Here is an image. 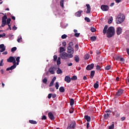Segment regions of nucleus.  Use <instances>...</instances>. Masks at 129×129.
<instances>
[{
  "instance_id": "nucleus-50",
  "label": "nucleus",
  "mask_w": 129,
  "mask_h": 129,
  "mask_svg": "<svg viewBox=\"0 0 129 129\" xmlns=\"http://www.w3.org/2000/svg\"><path fill=\"white\" fill-rule=\"evenodd\" d=\"M55 88L56 89H58L59 88V83H58V82H56Z\"/></svg>"
},
{
  "instance_id": "nucleus-54",
  "label": "nucleus",
  "mask_w": 129,
  "mask_h": 129,
  "mask_svg": "<svg viewBox=\"0 0 129 129\" xmlns=\"http://www.w3.org/2000/svg\"><path fill=\"white\" fill-rule=\"evenodd\" d=\"M53 61H57V55H55L53 56Z\"/></svg>"
},
{
  "instance_id": "nucleus-39",
  "label": "nucleus",
  "mask_w": 129,
  "mask_h": 129,
  "mask_svg": "<svg viewBox=\"0 0 129 129\" xmlns=\"http://www.w3.org/2000/svg\"><path fill=\"white\" fill-rule=\"evenodd\" d=\"M17 42H18V43H21V42H23V41L22 40V36L18 37Z\"/></svg>"
},
{
  "instance_id": "nucleus-4",
  "label": "nucleus",
  "mask_w": 129,
  "mask_h": 129,
  "mask_svg": "<svg viewBox=\"0 0 129 129\" xmlns=\"http://www.w3.org/2000/svg\"><path fill=\"white\" fill-rule=\"evenodd\" d=\"M111 112L112 111L110 109L105 111L104 114L103 116L104 119H107L108 117H110V114Z\"/></svg>"
},
{
  "instance_id": "nucleus-43",
  "label": "nucleus",
  "mask_w": 129,
  "mask_h": 129,
  "mask_svg": "<svg viewBox=\"0 0 129 129\" xmlns=\"http://www.w3.org/2000/svg\"><path fill=\"white\" fill-rule=\"evenodd\" d=\"M11 21H12V19H11V18H8V19H7V25H10V24H11Z\"/></svg>"
},
{
  "instance_id": "nucleus-48",
  "label": "nucleus",
  "mask_w": 129,
  "mask_h": 129,
  "mask_svg": "<svg viewBox=\"0 0 129 129\" xmlns=\"http://www.w3.org/2000/svg\"><path fill=\"white\" fill-rule=\"evenodd\" d=\"M111 68V67L110 66H107L105 68V70H109Z\"/></svg>"
},
{
  "instance_id": "nucleus-14",
  "label": "nucleus",
  "mask_w": 129,
  "mask_h": 129,
  "mask_svg": "<svg viewBox=\"0 0 129 129\" xmlns=\"http://www.w3.org/2000/svg\"><path fill=\"white\" fill-rule=\"evenodd\" d=\"M86 7H87V11L86 12V14H90V12H91V8L90 7V5L89 4H87Z\"/></svg>"
},
{
  "instance_id": "nucleus-16",
  "label": "nucleus",
  "mask_w": 129,
  "mask_h": 129,
  "mask_svg": "<svg viewBox=\"0 0 129 129\" xmlns=\"http://www.w3.org/2000/svg\"><path fill=\"white\" fill-rule=\"evenodd\" d=\"M64 81L67 83H70L71 82V78L68 76H66L64 78Z\"/></svg>"
},
{
  "instance_id": "nucleus-30",
  "label": "nucleus",
  "mask_w": 129,
  "mask_h": 129,
  "mask_svg": "<svg viewBox=\"0 0 129 129\" xmlns=\"http://www.w3.org/2000/svg\"><path fill=\"white\" fill-rule=\"evenodd\" d=\"M114 128V122H112V123L111 125H109L108 129H113Z\"/></svg>"
},
{
  "instance_id": "nucleus-7",
  "label": "nucleus",
  "mask_w": 129,
  "mask_h": 129,
  "mask_svg": "<svg viewBox=\"0 0 129 129\" xmlns=\"http://www.w3.org/2000/svg\"><path fill=\"white\" fill-rule=\"evenodd\" d=\"M60 57L61 59H67V58H69V54L67 53L66 52H63L59 54Z\"/></svg>"
},
{
  "instance_id": "nucleus-37",
  "label": "nucleus",
  "mask_w": 129,
  "mask_h": 129,
  "mask_svg": "<svg viewBox=\"0 0 129 129\" xmlns=\"http://www.w3.org/2000/svg\"><path fill=\"white\" fill-rule=\"evenodd\" d=\"M17 51V47H14L11 49V52L15 53V51Z\"/></svg>"
},
{
  "instance_id": "nucleus-59",
  "label": "nucleus",
  "mask_w": 129,
  "mask_h": 129,
  "mask_svg": "<svg viewBox=\"0 0 129 129\" xmlns=\"http://www.w3.org/2000/svg\"><path fill=\"white\" fill-rule=\"evenodd\" d=\"M4 37H6V34L3 33V34H0V38H4Z\"/></svg>"
},
{
  "instance_id": "nucleus-12",
  "label": "nucleus",
  "mask_w": 129,
  "mask_h": 129,
  "mask_svg": "<svg viewBox=\"0 0 129 129\" xmlns=\"http://www.w3.org/2000/svg\"><path fill=\"white\" fill-rule=\"evenodd\" d=\"M94 68V64L91 63V64L88 65L86 69V70H92V69H93Z\"/></svg>"
},
{
  "instance_id": "nucleus-35",
  "label": "nucleus",
  "mask_w": 129,
  "mask_h": 129,
  "mask_svg": "<svg viewBox=\"0 0 129 129\" xmlns=\"http://www.w3.org/2000/svg\"><path fill=\"white\" fill-rule=\"evenodd\" d=\"M64 1L65 0H60V7H61V8H64Z\"/></svg>"
},
{
  "instance_id": "nucleus-29",
  "label": "nucleus",
  "mask_w": 129,
  "mask_h": 129,
  "mask_svg": "<svg viewBox=\"0 0 129 129\" xmlns=\"http://www.w3.org/2000/svg\"><path fill=\"white\" fill-rule=\"evenodd\" d=\"M61 64V57H58L57 60V65H60Z\"/></svg>"
},
{
  "instance_id": "nucleus-19",
  "label": "nucleus",
  "mask_w": 129,
  "mask_h": 129,
  "mask_svg": "<svg viewBox=\"0 0 129 129\" xmlns=\"http://www.w3.org/2000/svg\"><path fill=\"white\" fill-rule=\"evenodd\" d=\"M0 49H1V50H0V52L1 53L4 52V51H6V46H5V44H0Z\"/></svg>"
},
{
  "instance_id": "nucleus-64",
  "label": "nucleus",
  "mask_w": 129,
  "mask_h": 129,
  "mask_svg": "<svg viewBox=\"0 0 129 129\" xmlns=\"http://www.w3.org/2000/svg\"><path fill=\"white\" fill-rule=\"evenodd\" d=\"M126 50L127 53L128 54V55H129V49L126 48Z\"/></svg>"
},
{
  "instance_id": "nucleus-8",
  "label": "nucleus",
  "mask_w": 129,
  "mask_h": 129,
  "mask_svg": "<svg viewBox=\"0 0 129 129\" xmlns=\"http://www.w3.org/2000/svg\"><path fill=\"white\" fill-rule=\"evenodd\" d=\"M57 70V67L56 66H53V67H51L49 70L48 71L50 73V74H55V71Z\"/></svg>"
},
{
  "instance_id": "nucleus-53",
  "label": "nucleus",
  "mask_w": 129,
  "mask_h": 129,
  "mask_svg": "<svg viewBox=\"0 0 129 129\" xmlns=\"http://www.w3.org/2000/svg\"><path fill=\"white\" fill-rule=\"evenodd\" d=\"M17 29H18V28L17 27H16V25H14L12 27V30H13V31H16V30H17Z\"/></svg>"
},
{
  "instance_id": "nucleus-36",
  "label": "nucleus",
  "mask_w": 129,
  "mask_h": 129,
  "mask_svg": "<svg viewBox=\"0 0 129 129\" xmlns=\"http://www.w3.org/2000/svg\"><path fill=\"white\" fill-rule=\"evenodd\" d=\"M65 51V48H64V47H60V49H59V53H63V52H64Z\"/></svg>"
},
{
  "instance_id": "nucleus-17",
  "label": "nucleus",
  "mask_w": 129,
  "mask_h": 129,
  "mask_svg": "<svg viewBox=\"0 0 129 129\" xmlns=\"http://www.w3.org/2000/svg\"><path fill=\"white\" fill-rule=\"evenodd\" d=\"M82 13H83V11L82 10L78 11L75 14V16L77 17H81V14H82Z\"/></svg>"
},
{
  "instance_id": "nucleus-15",
  "label": "nucleus",
  "mask_w": 129,
  "mask_h": 129,
  "mask_svg": "<svg viewBox=\"0 0 129 129\" xmlns=\"http://www.w3.org/2000/svg\"><path fill=\"white\" fill-rule=\"evenodd\" d=\"M48 117L51 119V120H54L55 119V117H54V115L52 112H48Z\"/></svg>"
},
{
  "instance_id": "nucleus-9",
  "label": "nucleus",
  "mask_w": 129,
  "mask_h": 129,
  "mask_svg": "<svg viewBox=\"0 0 129 129\" xmlns=\"http://www.w3.org/2000/svg\"><path fill=\"white\" fill-rule=\"evenodd\" d=\"M7 62L13 63H16V56L9 57V58L7 59Z\"/></svg>"
},
{
  "instance_id": "nucleus-44",
  "label": "nucleus",
  "mask_w": 129,
  "mask_h": 129,
  "mask_svg": "<svg viewBox=\"0 0 129 129\" xmlns=\"http://www.w3.org/2000/svg\"><path fill=\"white\" fill-rule=\"evenodd\" d=\"M119 61H120V62H122V63H124L125 60H124V58H123V57H120Z\"/></svg>"
},
{
  "instance_id": "nucleus-58",
  "label": "nucleus",
  "mask_w": 129,
  "mask_h": 129,
  "mask_svg": "<svg viewBox=\"0 0 129 129\" xmlns=\"http://www.w3.org/2000/svg\"><path fill=\"white\" fill-rule=\"evenodd\" d=\"M6 25H7V22H2V27H5L6 26Z\"/></svg>"
},
{
  "instance_id": "nucleus-41",
  "label": "nucleus",
  "mask_w": 129,
  "mask_h": 129,
  "mask_svg": "<svg viewBox=\"0 0 129 129\" xmlns=\"http://www.w3.org/2000/svg\"><path fill=\"white\" fill-rule=\"evenodd\" d=\"M85 21L87 22V23H90V19H89V18H88V17H85Z\"/></svg>"
},
{
  "instance_id": "nucleus-55",
  "label": "nucleus",
  "mask_w": 129,
  "mask_h": 129,
  "mask_svg": "<svg viewBox=\"0 0 129 129\" xmlns=\"http://www.w3.org/2000/svg\"><path fill=\"white\" fill-rule=\"evenodd\" d=\"M54 85V82L51 81L50 84H49V87H51V86H53Z\"/></svg>"
},
{
  "instance_id": "nucleus-21",
  "label": "nucleus",
  "mask_w": 129,
  "mask_h": 129,
  "mask_svg": "<svg viewBox=\"0 0 129 129\" xmlns=\"http://www.w3.org/2000/svg\"><path fill=\"white\" fill-rule=\"evenodd\" d=\"M74 60L75 62L78 63V62L80 61L79 56H78V55H76V56L74 57Z\"/></svg>"
},
{
  "instance_id": "nucleus-62",
  "label": "nucleus",
  "mask_w": 129,
  "mask_h": 129,
  "mask_svg": "<svg viewBox=\"0 0 129 129\" xmlns=\"http://www.w3.org/2000/svg\"><path fill=\"white\" fill-rule=\"evenodd\" d=\"M56 96H57V95H56V94H52V98H55V97H56Z\"/></svg>"
},
{
  "instance_id": "nucleus-49",
  "label": "nucleus",
  "mask_w": 129,
  "mask_h": 129,
  "mask_svg": "<svg viewBox=\"0 0 129 129\" xmlns=\"http://www.w3.org/2000/svg\"><path fill=\"white\" fill-rule=\"evenodd\" d=\"M67 38V35L63 34L61 36V39H66Z\"/></svg>"
},
{
  "instance_id": "nucleus-3",
  "label": "nucleus",
  "mask_w": 129,
  "mask_h": 129,
  "mask_svg": "<svg viewBox=\"0 0 129 129\" xmlns=\"http://www.w3.org/2000/svg\"><path fill=\"white\" fill-rule=\"evenodd\" d=\"M67 52L69 54V58H73V54L74 53V48L72 47H67Z\"/></svg>"
},
{
  "instance_id": "nucleus-24",
  "label": "nucleus",
  "mask_w": 129,
  "mask_h": 129,
  "mask_svg": "<svg viewBox=\"0 0 129 129\" xmlns=\"http://www.w3.org/2000/svg\"><path fill=\"white\" fill-rule=\"evenodd\" d=\"M108 28V26H107V25H105L103 31V34H104L105 35V34H106V31H107V28Z\"/></svg>"
},
{
  "instance_id": "nucleus-47",
  "label": "nucleus",
  "mask_w": 129,
  "mask_h": 129,
  "mask_svg": "<svg viewBox=\"0 0 129 129\" xmlns=\"http://www.w3.org/2000/svg\"><path fill=\"white\" fill-rule=\"evenodd\" d=\"M41 119L42 120H46V119H47V117L46 116V115H43Z\"/></svg>"
},
{
  "instance_id": "nucleus-18",
  "label": "nucleus",
  "mask_w": 129,
  "mask_h": 129,
  "mask_svg": "<svg viewBox=\"0 0 129 129\" xmlns=\"http://www.w3.org/2000/svg\"><path fill=\"white\" fill-rule=\"evenodd\" d=\"M122 31V29L120 27H117L116 28V33L118 36H119L120 34H121V32Z\"/></svg>"
},
{
  "instance_id": "nucleus-25",
  "label": "nucleus",
  "mask_w": 129,
  "mask_h": 129,
  "mask_svg": "<svg viewBox=\"0 0 129 129\" xmlns=\"http://www.w3.org/2000/svg\"><path fill=\"white\" fill-rule=\"evenodd\" d=\"M57 74H62L63 72H62V70L60 69V68H57V70L56 71Z\"/></svg>"
},
{
  "instance_id": "nucleus-51",
  "label": "nucleus",
  "mask_w": 129,
  "mask_h": 129,
  "mask_svg": "<svg viewBox=\"0 0 129 129\" xmlns=\"http://www.w3.org/2000/svg\"><path fill=\"white\" fill-rule=\"evenodd\" d=\"M75 37H76L77 38H78V37H79V36H80V33H75L74 34Z\"/></svg>"
},
{
  "instance_id": "nucleus-60",
  "label": "nucleus",
  "mask_w": 129,
  "mask_h": 129,
  "mask_svg": "<svg viewBox=\"0 0 129 129\" xmlns=\"http://www.w3.org/2000/svg\"><path fill=\"white\" fill-rule=\"evenodd\" d=\"M20 56H18L16 58V60L17 61V62H20Z\"/></svg>"
},
{
  "instance_id": "nucleus-2",
  "label": "nucleus",
  "mask_w": 129,
  "mask_h": 129,
  "mask_svg": "<svg viewBox=\"0 0 129 129\" xmlns=\"http://www.w3.org/2000/svg\"><path fill=\"white\" fill-rule=\"evenodd\" d=\"M114 28L112 27H109L106 33L107 38H111V37L114 36Z\"/></svg>"
},
{
  "instance_id": "nucleus-22",
  "label": "nucleus",
  "mask_w": 129,
  "mask_h": 129,
  "mask_svg": "<svg viewBox=\"0 0 129 129\" xmlns=\"http://www.w3.org/2000/svg\"><path fill=\"white\" fill-rule=\"evenodd\" d=\"M94 74H95V71H92L91 72V74H90V78H91V79H92V78H93V77L94 76Z\"/></svg>"
},
{
  "instance_id": "nucleus-32",
  "label": "nucleus",
  "mask_w": 129,
  "mask_h": 129,
  "mask_svg": "<svg viewBox=\"0 0 129 129\" xmlns=\"http://www.w3.org/2000/svg\"><path fill=\"white\" fill-rule=\"evenodd\" d=\"M90 40L91 41H92V42H94V41H96V36L91 37Z\"/></svg>"
},
{
  "instance_id": "nucleus-34",
  "label": "nucleus",
  "mask_w": 129,
  "mask_h": 129,
  "mask_svg": "<svg viewBox=\"0 0 129 129\" xmlns=\"http://www.w3.org/2000/svg\"><path fill=\"white\" fill-rule=\"evenodd\" d=\"M96 69L97 71H101V67L99 65H97L96 67Z\"/></svg>"
},
{
  "instance_id": "nucleus-61",
  "label": "nucleus",
  "mask_w": 129,
  "mask_h": 129,
  "mask_svg": "<svg viewBox=\"0 0 129 129\" xmlns=\"http://www.w3.org/2000/svg\"><path fill=\"white\" fill-rule=\"evenodd\" d=\"M51 97H52V94H49L48 95V98L49 99H50V98H51Z\"/></svg>"
},
{
  "instance_id": "nucleus-46",
  "label": "nucleus",
  "mask_w": 129,
  "mask_h": 129,
  "mask_svg": "<svg viewBox=\"0 0 129 129\" xmlns=\"http://www.w3.org/2000/svg\"><path fill=\"white\" fill-rule=\"evenodd\" d=\"M85 60H88L89 59V54H86L85 55Z\"/></svg>"
},
{
  "instance_id": "nucleus-27",
  "label": "nucleus",
  "mask_w": 129,
  "mask_h": 129,
  "mask_svg": "<svg viewBox=\"0 0 129 129\" xmlns=\"http://www.w3.org/2000/svg\"><path fill=\"white\" fill-rule=\"evenodd\" d=\"M7 19H8V17L6 15H5L2 18V22L4 23H7Z\"/></svg>"
},
{
  "instance_id": "nucleus-6",
  "label": "nucleus",
  "mask_w": 129,
  "mask_h": 129,
  "mask_svg": "<svg viewBox=\"0 0 129 129\" xmlns=\"http://www.w3.org/2000/svg\"><path fill=\"white\" fill-rule=\"evenodd\" d=\"M110 109L111 110L113 115H115V117H118V116L120 115V113L117 111V110L115 108V107L111 108Z\"/></svg>"
},
{
  "instance_id": "nucleus-23",
  "label": "nucleus",
  "mask_w": 129,
  "mask_h": 129,
  "mask_svg": "<svg viewBox=\"0 0 129 129\" xmlns=\"http://www.w3.org/2000/svg\"><path fill=\"white\" fill-rule=\"evenodd\" d=\"M29 123H31V124H37V122L36 120H29Z\"/></svg>"
},
{
  "instance_id": "nucleus-10",
  "label": "nucleus",
  "mask_w": 129,
  "mask_h": 129,
  "mask_svg": "<svg viewBox=\"0 0 129 129\" xmlns=\"http://www.w3.org/2000/svg\"><path fill=\"white\" fill-rule=\"evenodd\" d=\"M101 9L103 12H107L109 10V7L107 5L101 6Z\"/></svg>"
},
{
  "instance_id": "nucleus-40",
  "label": "nucleus",
  "mask_w": 129,
  "mask_h": 129,
  "mask_svg": "<svg viewBox=\"0 0 129 129\" xmlns=\"http://www.w3.org/2000/svg\"><path fill=\"white\" fill-rule=\"evenodd\" d=\"M48 81V80L46 78H45L42 80L43 83H44V84H46L47 83V82Z\"/></svg>"
},
{
  "instance_id": "nucleus-5",
  "label": "nucleus",
  "mask_w": 129,
  "mask_h": 129,
  "mask_svg": "<svg viewBox=\"0 0 129 129\" xmlns=\"http://www.w3.org/2000/svg\"><path fill=\"white\" fill-rule=\"evenodd\" d=\"M75 127H76V121L73 120L71 122V123L68 124L67 129H75Z\"/></svg>"
},
{
  "instance_id": "nucleus-20",
  "label": "nucleus",
  "mask_w": 129,
  "mask_h": 129,
  "mask_svg": "<svg viewBox=\"0 0 129 129\" xmlns=\"http://www.w3.org/2000/svg\"><path fill=\"white\" fill-rule=\"evenodd\" d=\"M84 118H85V119H86V120H87V121L88 122H90L91 120V118L90 117V116H89L87 115H85Z\"/></svg>"
},
{
  "instance_id": "nucleus-1",
  "label": "nucleus",
  "mask_w": 129,
  "mask_h": 129,
  "mask_svg": "<svg viewBox=\"0 0 129 129\" xmlns=\"http://www.w3.org/2000/svg\"><path fill=\"white\" fill-rule=\"evenodd\" d=\"M125 19V16L122 13H120L117 17L116 19V24H121Z\"/></svg>"
},
{
  "instance_id": "nucleus-28",
  "label": "nucleus",
  "mask_w": 129,
  "mask_h": 129,
  "mask_svg": "<svg viewBox=\"0 0 129 129\" xmlns=\"http://www.w3.org/2000/svg\"><path fill=\"white\" fill-rule=\"evenodd\" d=\"M70 106H72L73 105H74V99H71L70 101Z\"/></svg>"
},
{
  "instance_id": "nucleus-45",
  "label": "nucleus",
  "mask_w": 129,
  "mask_h": 129,
  "mask_svg": "<svg viewBox=\"0 0 129 129\" xmlns=\"http://www.w3.org/2000/svg\"><path fill=\"white\" fill-rule=\"evenodd\" d=\"M75 49H76V51H78L79 49V46L78 45V44H76L75 46Z\"/></svg>"
},
{
  "instance_id": "nucleus-56",
  "label": "nucleus",
  "mask_w": 129,
  "mask_h": 129,
  "mask_svg": "<svg viewBox=\"0 0 129 129\" xmlns=\"http://www.w3.org/2000/svg\"><path fill=\"white\" fill-rule=\"evenodd\" d=\"M73 46V42H71L69 43V46L68 47H72Z\"/></svg>"
},
{
  "instance_id": "nucleus-63",
  "label": "nucleus",
  "mask_w": 129,
  "mask_h": 129,
  "mask_svg": "<svg viewBox=\"0 0 129 129\" xmlns=\"http://www.w3.org/2000/svg\"><path fill=\"white\" fill-rule=\"evenodd\" d=\"M67 45V43H66V41H63L62 42V46H66Z\"/></svg>"
},
{
  "instance_id": "nucleus-33",
  "label": "nucleus",
  "mask_w": 129,
  "mask_h": 129,
  "mask_svg": "<svg viewBox=\"0 0 129 129\" xmlns=\"http://www.w3.org/2000/svg\"><path fill=\"white\" fill-rule=\"evenodd\" d=\"M113 20V19L112 18V17L111 16L110 18L108 19V24H111V23H112Z\"/></svg>"
},
{
  "instance_id": "nucleus-57",
  "label": "nucleus",
  "mask_w": 129,
  "mask_h": 129,
  "mask_svg": "<svg viewBox=\"0 0 129 129\" xmlns=\"http://www.w3.org/2000/svg\"><path fill=\"white\" fill-rule=\"evenodd\" d=\"M115 59L117 61H119L120 59V57L118 56H116L115 57Z\"/></svg>"
},
{
  "instance_id": "nucleus-13",
  "label": "nucleus",
  "mask_w": 129,
  "mask_h": 129,
  "mask_svg": "<svg viewBox=\"0 0 129 129\" xmlns=\"http://www.w3.org/2000/svg\"><path fill=\"white\" fill-rule=\"evenodd\" d=\"M17 67V65L16 64V63H13V65L10 68H8L6 69L7 71H10V70H14Z\"/></svg>"
},
{
  "instance_id": "nucleus-26",
  "label": "nucleus",
  "mask_w": 129,
  "mask_h": 129,
  "mask_svg": "<svg viewBox=\"0 0 129 129\" xmlns=\"http://www.w3.org/2000/svg\"><path fill=\"white\" fill-rule=\"evenodd\" d=\"M99 86V85L98 84V81H97L94 84V88H95V89H97Z\"/></svg>"
},
{
  "instance_id": "nucleus-42",
  "label": "nucleus",
  "mask_w": 129,
  "mask_h": 129,
  "mask_svg": "<svg viewBox=\"0 0 129 129\" xmlns=\"http://www.w3.org/2000/svg\"><path fill=\"white\" fill-rule=\"evenodd\" d=\"M90 30L91 32H92V33H94V32L96 31V29L95 28L92 27L91 28Z\"/></svg>"
},
{
  "instance_id": "nucleus-11",
  "label": "nucleus",
  "mask_w": 129,
  "mask_h": 129,
  "mask_svg": "<svg viewBox=\"0 0 129 129\" xmlns=\"http://www.w3.org/2000/svg\"><path fill=\"white\" fill-rule=\"evenodd\" d=\"M123 93V90L119 89L115 94V97H119Z\"/></svg>"
},
{
  "instance_id": "nucleus-31",
  "label": "nucleus",
  "mask_w": 129,
  "mask_h": 129,
  "mask_svg": "<svg viewBox=\"0 0 129 129\" xmlns=\"http://www.w3.org/2000/svg\"><path fill=\"white\" fill-rule=\"evenodd\" d=\"M59 92H65V89H64V87H60L59 88Z\"/></svg>"
},
{
  "instance_id": "nucleus-38",
  "label": "nucleus",
  "mask_w": 129,
  "mask_h": 129,
  "mask_svg": "<svg viewBox=\"0 0 129 129\" xmlns=\"http://www.w3.org/2000/svg\"><path fill=\"white\" fill-rule=\"evenodd\" d=\"M71 80H77V76H73L72 78H71Z\"/></svg>"
},
{
  "instance_id": "nucleus-52",
  "label": "nucleus",
  "mask_w": 129,
  "mask_h": 129,
  "mask_svg": "<svg viewBox=\"0 0 129 129\" xmlns=\"http://www.w3.org/2000/svg\"><path fill=\"white\" fill-rule=\"evenodd\" d=\"M3 63H4V59H2L0 61V67L1 66H4V64Z\"/></svg>"
}]
</instances>
